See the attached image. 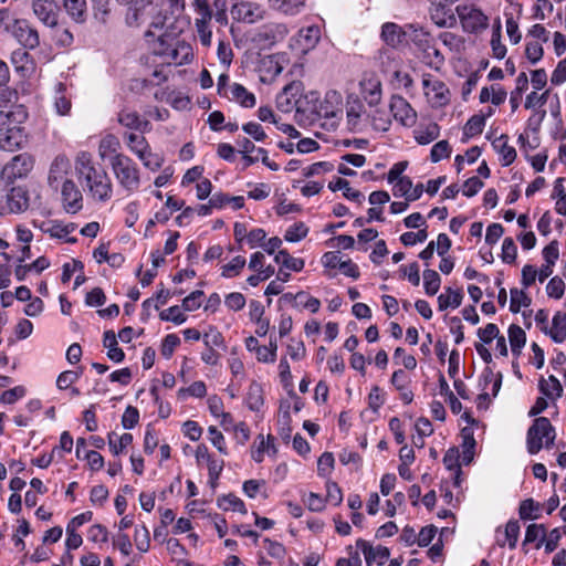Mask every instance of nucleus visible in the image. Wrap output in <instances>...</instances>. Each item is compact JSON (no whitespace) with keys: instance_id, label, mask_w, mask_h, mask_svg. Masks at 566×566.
Listing matches in <instances>:
<instances>
[{"instance_id":"12","label":"nucleus","mask_w":566,"mask_h":566,"mask_svg":"<svg viewBox=\"0 0 566 566\" xmlns=\"http://www.w3.org/2000/svg\"><path fill=\"white\" fill-rule=\"evenodd\" d=\"M343 97L336 91H328L316 107L319 117L338 119L343 113Z\"/></svg>"},{"instance_id":"49","label":"nucleus","mask_w":566,"mask_h":566,"mask_svg":"<svg viewBox=\"0 0 566 566\" xmlns=\"http://www.w3.org/2000/svg\"><path fill=\"white\" fill-rule=\"evenodd\" d=\"M542 505L533 499L521 502L518 513L522 520H536L541 516Z\"/></svg>"},{"instance_id":"62","label":"nucleus","mask_w":566,"mask_h":566,"mask_svg":"<svg viewBox=\"0 0 566 566\" xmlns=\"http://www.w3.org/2000/svg\"><path fill=\"white\" fill-rule=\"evenodd\" d=\"M206 394H207V387H206V384L201 380L195 381L189 387L180 388L178 390V396L181 399H185L188 396L202 398L203 396H206Z\"/></svg>"},{"instance_id":"50","label":"nucleus","mask_w":566,"mask_h":566,"mask_svg":"<svg viewBox=\"0 0 566 566\" xmlns=\"http://www.w3.org/2000/svg\"><path fill=\"white\" fill-rule=\"evenodd\" d=\"M485 126V116L473 115L463 127V138L469 139L480 135Z\"/></svg>"},{"instance_id":"17","label":"nucleus","mask_w":566,"mask_h":566,"mask_svg":"<svg viewBox=\"0 0 566 566\" xmlns=\"http://www.w3.org/2000/svg\"><path fill=\"white\" fill-rule=\"evenodd\" d=\"M62 199L66 212L76 213L82 209V192L72 180H65L63 182Z\"/></svg>"},{"instance_id":"51","label":"nucleus","mask_w":566,"mask_h":566,"mask_svg":"<svg viewBox=\"0 0 566 566\" xmlns=\"http://www.w3.org/2000/svg\"><path fill=\"white\" fill-rule=\"evenodd\" d=\"M441 285V277L434 270L423 271V287L428 295H436Z\"/></svg>"},{"instance_id":"29","label":"nucleus","mask_w":566,"mask_h":566,"mask_svg":"<svg viewBox=\"0 0 566 566\" xmlns=\"http://www.w3.org/2000/svg\"><path fill=\"white\" fill-rule=\"evenodd\" d=\"M269 7L285 15H296L305 8V0H268Z\"/></svg>"},{"instance_id":"42","label":"nucleus","mask_w":566,"mask_h":566,"mask_svg":"<svg viewBox=\"0 0 566 566\" xmlns=\"http://www.w3.org/2000/svg\"><path fill=\"white\" fill-rule=\"evenodd\" d=\"M274 261L277 264H281L283 268L294 272H301L304 269L305 262L301 258L292 256L286 250H280L275 256Z\"/></svg>"},{"instance_id":"44","label":"nucleus","mask_w":566,"mask_h":566,"mask_svg":"<svg viewBox=\"0 0 566 566\" xmlns=\"http://www.w3.org/2000/svg\"><path fill=\"white\" fill-rule=\"evenodd\" d=\"M107 438L109 450L114 455L123 453L124 450L133 442V436L130 433H123L122 436H118L115 432H109Z\"/></svg>"},{"instance_id":"31","label":"nucleus","mask_w":566,"mask_h":566,"mask_svg":"<svg viewBox=\"0 0 566 566\" xmlns=\"http://www.w3.org/2000/svg\"><path fill=\"white\" fill-rule=\"evenodd\" d=\"M543 331L551 336L555 343H563L566 339V315L557 312L552 321V326L543 327Z\"/></svg>"},{"instance_id":"56","label":"nucleus","mask_w":566,"mask_h":566,"mask_svg":"<svg viewBox=\"0 0 566 566\" xmlns=\"http://www.w3.org/2000/svg\"><path fill=\"white\" fill-rule=\"evenodd\" d=\"M459 451L457 449H449L444 457H443V463L446 465V468L450 471H454L455 472V479H454V484L457 486H459L460 484V467H459Z\"/></svg>"},{"instance_id":"7","label":"nucleus","mask_w":566,"mask_h":566,"mask_svg":"<svg viewBox=\"0 0 566 566\" xmlns=\"http://www.w3.org/2000/svg\"><path fill=\"white\" fill-rule=\"evenodd\" d=\"M322 264L326 269V275L328 277H334L336 274L332 271L338 269L345 276L357 280L360 275L358 265L354 263L350 259L342 260L339 252L337 251H328L323 254Z\"/></svg>"},{"instance_id":"43","label":"nucleus","mask_w":566,"mask_h":566,"mask_svg":"<svg viewBox=\"0 0 566 566\" xmlns=\"http://www.w3.org/2000/svg\"><path fill=\"white\" fill-rule=\"evenodd\" d=\"M328 188L332 191L342 190L344 197L347 198L348 200H353V201L359 202L364 198L360 191H358L356 189H353L349 186L348 180L339 178V177L336 178L335 180L331 181L328 184Z\"/></svg>"},{"instance_id":"18","label":"nucleus","mask_w":566,"mask_h":566,"mask_svg":"<svg viewBox=\"0 0 566 566\" xmlns=\"http://www.w3.org/2000/svg\"><path fill=\"white\" fill-rule=\"evenodd\" d=\"M520 535V524L515 520L509 521L504 527H497L495 530V543L500 547L509 546L511 549L516 547V543Z\"/></svg>"},{"instance_id":"46","label":"nucleus","mask_w":566,"mask_h":566,"mask_svg":"<svg viewBox=\"0 0 566 566\" xmlns=\"http://www.w3.org/2000/svg\"><path fill=\"white\" fill-rule=\"evenodd\" d=\"M245 401L250 410L259 411L261 409L264 403V399L262 387L259 384L252 382L249 386Z\"/></svg>"},{"instance_id":"5","label":"nucleus","mask_w":566,"mask_h":566,"mask_svg":"<svg viewBox=\"0 0 566 566\" xmlns=\"http://www.w3.org/2000/svg\"><path fill=\"white\" fill-rule=\"evenodd\" d=\"M462 29L468 33H480L489 25V18L484 12L472 4H462L455 8Z\"/></svg>"},{"instance_id":"64","label":"nucleus","mask_w":566,"mask_h":566,"mask_svg":"<svg viewBox=\"0 0 566 566\" xmlns=\"http://www.w3.org/2000/svg\"><path fill=\"white\" fill-rule=\"evenodd\" d=\"M451 154L450 145L447 140L436 143L430 151V159L432 163H438L443 158H448Z\"/></svg>"},{"instance_id":"6","label":"nucleus","mask_w":566,"mask_h":566,"mask_svg":"<svg viewBox=\"0 0 566 566\" xmlns=\"http://www.w3.org/2000/svg\"><path fill=\"white\" fill-rule=\"evenodd\" d=\"M422 87L428 103L432 107H442L450 101V91L444 82L431 74L422 76Z\"/></svg>"},{"instance_id":"27","label":"nucleus","mask_w":566,"mask_h":566,"mask_svg":"<svg viewBox=\"0 0 566 566\" xmlns=\"http://www.w3.org/2000/svg\"><path fill=\"white\" fill-rule=\"evenodd\" d=\"M158 53L166 55L169 62L175 64L188 63L192 59L191 46L185 42H178L175 48L159 51Z\"/></svg>"},{"instance_id":"57","label":"nucleus","mask_w":566,"mask_h":566,"mask_svg":"<svg viewBox=\"0 0 566 566\" xmlns=\"http://www.w3.org/2000/svg\"><path fill=\"white\" fill-rule=\"evenodd\" d=\"M546 528L543 524H531L526 528L524 544L537 542V547L544 543Z\"/></svg>"},{"instance_id":"9","label":"nucleus","mask_w":566,"mask_h":566,"mask_svg":"<svg viewBox=\"0 0 566 566\" xmlns=\"http://www.w3.org/2000/svg\"><path fill=\"white\" fill-rule=\"evenodd\" d=\"M28 192L21 187H13L0 199L1 213H20L28 209Z\"/></svg>"},{"instance_id":"25","label":"nucleus","mask_w":566,"mask_h":566,"mask_svg":"<svg viewBox=\"0 0 566 566\" xmlns=\"http://www.w3.org/2000/svg\"><path fill=\"white\" fill-rule=\"evenodd\" d=\"M494 150L499 154L502 166H510L516 159V150L509 144L507 135H501L492 142Z\"/></svg>"},{"instance_id":"26","label":"nucleus","mask_w":566,"mask_h":566,"mask_svg":"<svg viewBox=\"0 0 566 566\" xmlns=\"http://www.w3.org/2000/svg\"><path fill=\"white\" fill-rule=\"evenodd\" d=\"M405 38H407V30L394 22H387L381 28V39L391 48L399 46Z\"/></svg>"},{"instance_id":"37","label":"nucleus","mask_w":566,"mask_h":566,"mask_svg":"<svg viewBox=\"0 0 566 566\" xmlns=\"http://www.w3.org/2000/svg\"><path fill=\"white\" fill-rule=\"evenodd\" d=\"M461 438H462V455H461V462L463 464H469L474 455V448H475V439L473 437V430L469 427H465L461 430Z\"/></svg>"},{"instance_id":"28","label":"nucleus","mask_w":566,"mask_h":566,"mask_svg":"<svg viewBox=\"0 0 566 566\" xmlns=\"http://www.w3.org/2000/svg\"><path fill=\"white\" fill-rule=\"evenodd\" d=\"M136 133H127L124 135V139L126 142L127 148L138 158L144 159L143 155H145L150 149V145L148 144L145 136Z\"/></svg>"},{"instance_id":"58","label":"nucleus","mask_w":566,"mask_h":566,"mask_svg":"<svg viewBox=\"0 0 566 566\" xmlns=\"http://www.w3.org/2000/svg\"><path fill=\"white\" fill-rule=\"evenodd\" d=\"M439 39L451 52L458 53L464 48V40L455 33L444 31L440 34Z\"/></svg>"},{"instance_id":"35","label":"nucleus","mask_w":566,"mask_h":566,"mask_svg":"<svg viewBox=\"0 0 566 566\" xmlns=\"http://www.w3.org/2000/svg\"><path fill=\"white\" fill-rule=\"evenodd\" d=\"M538 388L543 396L551 400H556L563 394L559 380L553 375L548 376V378H542Z\"/></svg>"},{"instance_id":"21","label":"nucleus","mask_w":566,"mask_h":566,"mask_svg":"<svg viewBox=\"0 0 566 566\" xmlns=\"http://www.w3.org/2000/svg\"><path fill=\"white\" fill-rule=\"evenodd\" d=\"M224 97L247 108L254 107L256 103L254 94L239 83H232L227 90Z\"/></svg>"},{"instance_id":"34","label":"nucleus","mask_w":566,"mask_h":566,"mask_svg":"<svg viewBox=\"0 0 566 566\" xmlns=\"http://www.w3.org/2000/svg\"><path fill=\"white\" fill-rule=\"evenodd\" d=\"M212 17H197L195 29L202 46L210 48L212 44V29L210 25Z\"/></svg>"},{"instance_id":"40","label":"nucleus","mask_w":566,"mask_h":566,"mask_svg":"<svg viewBox=\"0 0 566 566\" xmlns=\"http://www.w3.org/2000/svg\"><path fill=\"white\" fill-rule=\"evenodd\" d=\"M70 169V160L65 156H57L53 160L50 172H49V182L51 186L57 184L63 177L67 174Z\"/></svg>"},{"instance_id":"16","label":"nucleus","mask_w":566,"mask_h":566,"mask_svg":"<svg viewBox=\"0 0 566 566\" xmlns=\"http://www.w3.org/2000/svg\"><path fill=\"white\" fill-rule=\"evenodd\" d=\"M75 228L74 223H63L57 220H46L39 224V229L51 238L64 239L66 242L72 243L75 242L76 239L69 238V234H71Z\"/></svg>"},{"instance_id":"11","label":"nucleus","mask_w":566,"mask_h":566,"mask_svg":"<svg viewBox=\"0 0 566 566\" xmlns=\"http://www.w3.org/2000/svg\"><path fill=\"white\" fill-rule=\"evenodd\" d=\"M394 118L405 127H412L417 122V112L409 102L399 95H394L389 104Z\"/></svg>"},{"instance_id":"33","label":"nucleus","mask_w":566,"mask_h":566,"mask_svg":"<svg viewBox=\"0 0 566 566\" xmlns=\"http://www.w3.org/2000/svg\"><path fill=\"white\" fill-rule=\"evenodd\" d=\"M53 104L59 115H67L71 111V98L66 94V86L59 82L54 87Z\"/></svg>"},{"instance_id":"22","label":"nucleus","mask_w":566,"mask_h":566,"mask_svg":"<svg viewBox=\"0 0 566 566\" xmlns=\"http://www.w3.org/2000/svg\"><path fill=\"white\" fill-rule=\"evenodd\" d=\"M365 107L364 105L355 99L347 103L346 116L347 126L353 132H361L365 127Z\"/></svg>"},{"instance_id":"20","label":"nucleus","mask_w":566,"mask_h":566,"mask_svg":"<svg viewBox=\"0 0 566 566\" xmlns=\"http://www.w3.org/2000/svg\"><path fill=\"white\" fill-rule=\"evenodd\" d=\"M407 38L424 54L430 55L434 39L422 27L409 24L407 27Z\"/></svg>"},{"instance_id":"32","label":"nucleus","mask_w":566,"mask_h":566,"mask_svg":"<svg viewBox=\"0 0 566 566\" xmlns=\"http://www.w3.org/2000/svg\"><path fill=\"white\" fill-rule=\"evenodd\" d=\"M430 17L434 24L440 28H450L457 22L452 9L446 7L440 8L438 6L430 4Z\"/></svg>"},{"instance_id":"45","label":"nucleus","mask_w":566,"mask_h":566,"mask_svg":"<svg viewBox=\"0 0 566 566\" xmlns=\"http://www.w3.org/2000/svg\"><path fill=\"white\" fill-rule=\"evenodd\" d=\"M66 12L75 22H84L86 19V0H63Z\"/></svg>"},{"instance_id":"24","label":"nucleus","mask_w":566,"mask_h":566,"mask_svg":"<svg viewBox=\"0 0 566 566\" xmlns=\"http://www.w3.org/2000/svg\"><path fill=\"white\" fill-rule=\"evenodd\" d=\"M275 452L274 438L271 434H268L266 437L259 434L251 447V457L258 463H261L264 460L265 453L270 454Z\"/></svg>"},{"instance_id":"1","label":"nucleus","mask_w":566,"mask_h":566,"mask_svg":"<svg viewBox=\"0 0 566 566\" xmlns=\"http://www.w3.org/2000/svg\"><path fill=\"white\" fill-rule=\"evenodd\" d=\"M75 170L90 197L101 202L111 199L113 193L111 178L104 168L94 164L90 153L82 151L76 156Z\"/></svg>"},{"instance_id":"41","label":"nucleus","mask_w":566,"mask_h":566,"mask_svg":"<svg viewBox=\"0 0 566 566\" xmlns=\"http://www.w3.org/2000/svg\"><path fill=\"white\" fill-rule=\"evenodd\" d=\"M463 294L460 290L447 287L443 293L438 296L439 310L444 311L448 307L457 308L461 305Z\"/></svg>"},{"instance_id":"47","label":"nucleus","mask_w":566,"mask_h":566,"mask_svg":"<svg viewBox=\"0 0 566 566\" xmlns=\"http://www.w3.org/2000/svg\"><path fill=\"white\" fill-rule=\"evenodd\" d=\"M289 34V28L284 23H271L263 28L260 33L266 40L272 42L281 41Z\"/></svg>"},{"instance_id":"14","label":"nucleus","mask_w":566,"mask_h":566,"mask_svg":"<svg viewBox=\"0 0 566 566\" xmlns=\"http://www.w3.org/2000/svg\"><path fill=\"white\" fill-rule=\"evenodd\" d=\"M233 19L244 23H255L264 19V10L258 3L240 2L232 7Z\"/></svg>"},{"instance_id":"4","label":"nucleus","mask_w":566,"mask_h":566,"mask_svg":"<svg viewBox=\"0 0 566 566\" xmlns=\"http://www.w3.org/2000/svg\"><path fill=\"white\" fill-rule=\"evenodd\" d=\"M555 432L549 420L539 417L527 431V449L531 454L537 453L544 446L548 447L554 442Z\"/></svg>"},{"instance_id":"63","label":"nucleus","mask_w":566,"mask_h":566,"mask_svg":"<svg viewBox=\"0 0 566 566\" xmlns=\"http://www.w3.org/2000/svg\"><path fill=\"white\" fill-rule=\"evenodd\" d=\"M87 538L96 544H106L108 542V531L102 524H94L87 531Z\"/></svg>"},{"instance_id":"15","label":"nucleus","mask_w":566,"mask_h":566,"mask_svg":"<svg viewBox=\"0 0 566 566\" xmlns=\"http://www.w3.org/2000/svg\"><path fill=\"white\" fill-rule=\"evenodd\" d=\"M356 547L364 554L367 566H370L373 563L382 565L390 555V552L386 546H373L369 542L363 538L357 539Z\"/></svg>"},{"instance_id":"38","label":"nucleus","mask_w":566,"mask_h":566,"mask_svg":"<svg viewBox=\"0 0 566 566\" xmlns=\"http://www.w3.org/2000/svg\"><path fill=\"white\" fill-rule=\"evenodd\" d=\"M321 39V30L316 25H311L298 32V43L303 51H310L314 49Z\"/></svg>"},{"instance_id":"53","label":"nucleus","mask_w":566,"mask_h":566,"mask_svg":"<svg viewBox=\"0 0 566 566\" xmlns=\"http://www.w3.org/2000/svg\"><path fill=\"white\" fill-rule=\"evenodd\" d=\"M134 542L136 548L140 553H147L150 548V535L146 525H140L135 528Z\"/></svg>"},{"instance_id":"39","label":"nucleus","mask_w":566,"mask_h":566,"mask_svg":"<svg viewBox=\"0 0 566 566\" xmlns=\"http://www.w3.org/2000/svg\"><path fill=\"white\" fill-rule=\"evenodd\" d=\"M120 142L114 134H106L102 137L98 145V155L102 159L112 158L119 154Z\"/></svg>"},{"instance_id":"60","label":"nucleus","mask_w":566,"mask_h":566,"mask_svg":"<svg viewBox=\"0 0 566 566\" xmlns=\"http://www.w3.org/2000/svg\"><path fill=\"white\" fill-rule=\"evenodd\" d=\"M370 118L373 127L378 132H387L391 125L390 116L385 109H375Z\"/></svg>"},{"instance_id":"3","label":"nucleus","mask_w":566,"mask_h":566,"mask_svg":"<svg viewBox=\"0 0 566 566\" xmlns=\"http://www.w3.org/2000/svg\"><path fill=\"white\" fill-rule=\"evenodd\" d=\"M111 168L118 186L127 193L136 192L140 187V170L127 155L117 154L111 159Z\"/></svg>"},{"instance_id":"55","label":"nucleus","mask_w":566,"mask_h":566,"mask_svg":"<svg viewBox=\"0 0 566 566\" xmlns=\"http://www.w3.org/2000/svg\"><path fill=\"white\" fill-rule=\"evenodd\" d=\"M531 297L522 290L512 289L511 290V302L510 310L513 313H517L522 307H527L531 305Z\"/></svg>"},{"instance_id":"8","label":"nucleus","mask_w":566,"mask_h":566,"mask_svg":"<svg viewBox=\"0 0 566 566\" xmlns=\"http://www.w3.org/2000/svg\"><path fill=\"white\" fill-rule=\"evenodd\" d=\"M285 57L281 54L263 56L258 65L259 77L262 83H272L282 73L285 66Z\"/></svg>"},{"instance_id":"10","label":"nucleus","mask_w":566,"mask_h":566,"mask_svg":"<svg viewBox=\"0 0 566 566\" xmlns=\"http://www.w3.org/2000/svg\"><path fill=\"white\" fill-rule=\"evenodd\" d=\"M11 32L24 49L34 50L40 44L38 31L25 19L14 20Z\"/></svg>"},{"instance_id":"13","label":"nucleus","mask_w":566,"mask_h":566,"mask_svg":"<svg viewBox=\"0 0 566 566\" xmlns=\"http://www.w3.org/2000/svg\"><path fill=\"white\" fill-rule=\"evenodd\" d=\"M34 15L46 27L57 25L59 9L54 0H32Z\"/></svg>"},{"instance_id":"23","label":"nucleus","mask_w":566,"mask_h":566,"mask_svg":"<svg viewBox=\"0 0 566 566\" xmlns=\"http://www.w3.org/2000/svg\"><path fill=\"white\" fill-rule=\"evenodd\" d=\"M33 168V159L27 154H20L12 158L6 166V171L14 177L21 178L27 176Z\"/></svg>"},{"instance_id":"61","label":"nucleus","mask_w":566,"mask_h":566,"mask_svg":"<svg viewBox=\"0 0 566 566\" xmlns=\"http://www.w3.org/2000/svg\"><path fill=\"white\" fill-rule=\"evenodd\" d=\"M219 506L222 507L224 511L240 512L243 514L247 513L245 504L243 503V501L233 494L223 496L219 501Z\"/></svg>"},{"instance_id":"30","label":"nucleus","mask_w":566,"mask_h":566,"mask_svg":"<svg viewBox=\"0 0 566 566\" xmlns=\"http://www.w3.org/2000/svg\"><path fill=\"white\" fill-rule=\"evenodd\" d=\"M440 136V126L437 123L419 125L413 130V137L419 145H428Z\"/></svg>"},{"instance_id":"2","label":"nucleus","mask_w":566,"mask_h":566,"mask_svg":"<svg viewBox=\"0 0 566 566\" xmlns=\"http://www.w3.org/2000/svg\"><path fill=\"white\" fill-rule=\"evenodd\" d=\"M27 119L28 112L22 105L0 111V149L12 153L25 145L28 134L23 124Z\"/></svg>"},{"instance_id":"19","label":"nucleus","mask_w":566,"mask_h":566,"mask_svg":"<svg viewBox=\"0 0 566 566\" xmlns=\"http://www.w3.org/2000/svg\"><path fill=\"white\" fill-rule=\"evenodd\" d=\"M117 122L128 129L139 130L140 133H148L151 129L148 120L142 119L136 111L129 108H123L117 114Z\"/></svg>"},{"instance_id":"59","label":"nucleus","mask_w":566,"mask_h":566,"mask_svg":"<svg viewBox=\"0 0 566 566\" xmlns=\"http://www.w3.org/2000/svg\"><path fill=\"white\" fill-rule=\"evenodd\" d=\"M308 233V228L304 222H296L290 226L284 234L287 242H298L303 240Z\"/></svg>"},{"instance_id":"36","label":"nucleus","mask_w":566,"mask_h":566,"mask_svg":"<svg viewBox=\"0 0 566 566\" xmlns=\"http://www.w3.org/2000/svg\"><path fill=\"white\" fill-rule=\"evenodd\" d=\"M103 345L107 348V357L115 361L120 363L125 358V354L122 348L118 347L116 335L113 331H106L104 333Z\"/></svg>"},{"instance_id":"48","label":"nucleus","mask_w":566,"mask_h":566,"mask_svg":"<svg viewBox=\"0 0 566 566\" xmlns=\"http://www.w3.org/2000/svg\"><path fill=\"white\" fill-rule=\"evenodd\" d=\"M247 264L244 256L237 255L229 263L221 266V276L232 279L239 276Z\"/></svg>"},{"instance_id":"54","label":"nucleus","mask_w":566,"mask_h":566,"mask_svg":"<svg viewBox=\"0 0 566 566\" xmlns=\"http://www.w3.org/2000/svg\"><path fill=\"white\" fill-rule=\"evenodd\" d=\"M491 48L494 57L501 60L506 54V46L501 41V23L497 22L492 30Z\"/></svg>"},{"instance_id":"52","label":"nucleus","mask_w":566,"mask_h":566,"mask_svg":"<svg viewBox=\"0 0 566 566\" xmlns=\"http://www.w3.org/2000/svg\"><path fill=\"white\" fill-rule=\"evenodd\" d=\"M509 340L512 352L514 354L520 353L526 342L525 332L517 325H511L509 327Z\"/></svg>"}]
</instances>
